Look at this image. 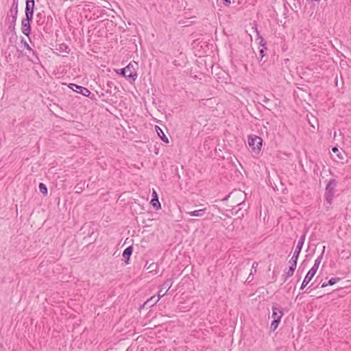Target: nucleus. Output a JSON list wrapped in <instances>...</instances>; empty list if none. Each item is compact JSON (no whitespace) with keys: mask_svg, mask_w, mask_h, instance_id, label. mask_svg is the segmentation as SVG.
I'll use <instances>...</instances> for the list:
<instances>
[{"mask_svg":"<svg viewBox=\"0 0 351 351\" xmlns=\"http://www.w3.org/2000/svg\"><path fill=\"white\" fill-rule=\"evenodd\" d=\"M324 251H325V247H324V249H323L321 254L315 261L313 266L310 269V270L307 272L306 275L305 276L304 279L303 280L301 287H300L301 290H303L307 286V285L310 282V281L312 280V278L315 275V274L319 268V266L320 265V263L322 260Z\"/></svg>","mask_w":351,"mask_h":351,"instance_id":"f257e3e1","label":"nucleus"},{"mask_svg":"<svg viewBox=\"0 0 351 351\" xmlns=\"http://www.w3.org/2000/svg\"><path fill=\"white\" fill-rule=\"evenodd\" d=\"M173 283V278L167 279L162 285V288H167L166 291L163 293H161V290H160L159 292L158 293L157 298H156L155 295L151 297L144 303L143 306H146L147 307H152V306H154L159 301V300L161 298H162L164 295H165L167 293V292L171 287Z\"/></svg>","mask_w":351,"mask_h":351,"instance_id":"f03ea898","label":"nucleus"},{"mask_svg":"<svg viewBox=\"0 0 351 351\" xmlns=\"http://www.w3.org/2000/svg\"><path fill=\"white\" fill-rule=\"evenodd\" d=\"M117 73L125 77L130 83H133L137 78V72L134 66L130 63L125 67L117 71Z\"/></svg>","mask_w":351,"mask_h":351,"instance_id":"7ed1b4c3","label":"nucleus"},{"mask_svg":"<svg viewBox=\"0 0 351 351\" xmlns=\"http://www.w3.org/2000/svg\"><path fill=\"white\" fill-rule=\"evenodd\" d=\"M338 181L336 178H331L328 182L324 193V198L326 202L331 205L335 197V188L337 186Z\"/></svg>","mask_w":351,"mask_h":351,"instance_id":"20e7f679","label":"nucleus"},{"mask_svg":"<svg viewBox=\"0 0 351 351\" xmlns=\"http://www.w3.org/2000/svg\"><path fill=\"white\" fill-rule=\"evenodd\" d=\"M21 43L28 51V54L25 53L23 56H27V60L32 63L38 64L40 59L37 51L32 49L23 37H21Z\"/></svg>","mask_w":351,"mask_h":351,"instance_id":"39448f33","label":"nucleus"},{"mask_svg":"<svg viewBox=\"0 0 351 351\" xmlns=\"http://www.w3.org/2000/svg\"><path fill=\"white\" fill-rule=\"evenodd\" d=\"M263 144V139L258 136H248V145L252 149L258 153L261 151Z\"/></svg>","mask_w":351,"mask_h":351,"instance_id":"423d86ee","label":"nucleus"},{"mask_svg":"<svg viewBox=\"0 0 351 351\" xmlns=\"http://www.w3.org/2000/svg\"><path fill=\"white\" fill-rule=\"evenodd\" d=\"M32 19L33 18L25 16L21 21V32L27 36H29L31 34Z\"/></svg>","mask_w":351,"mask_h":351,"instance_id":"0eeeda50","label":"nucleus"},{"mask_svg":"<svg viewBox=\"0 0 351 351\" xmlns=\"http://www.w3.org/2000/svg\"><path fill=\"white\" fill-rule=\"evenodd\" d=\"M68 87L73 90L74 92L81 94L84 97L86 95H90V90L87 88L77 85L76 84L70 83L68 84Z\"/></svg>","mask_w":351,"mask_h":351,"instance_id":"6e6552de","label":"nucleus"},{"mask_svg":"<svg viewBox=\"0 0 351 351\" xmlns=\"http://www.w3.org/2000/svg\"><path fill=\"white\" fill-rule=\"evenodd\" d=\"M34 0H26L25 8V14L26 17L33 18L34 13Z\"/></svg>","mask_w":351,"mask_h":351,"instance_id":"1a4fd4ad","label":"nucleus"},{"mask_svg":"<svg viewBox=\"0 0 351 351\" xmlns=\"http://www.w3.org/2000/svg\"><path fill=\"white\" fill-rule=\"evenodd\" d=\"M283 315L284 313L281 306L278 304H274L272 306L271 317L273 319H282Z\"/></svg>","mask_w":351,"mask_h":351,"instance_id":"9d476101","label":"nucleus"},{"mask_svg":"<svg viewBox=\"0 0 351 351\" xmlns=\"http://www.w3.org/2000/svg\"><path fill=\"white\" fill-rule=\"evenodd\" d=\"M150 204L156 210H159L161 208V204L159 202L158 194L154 190L152 193V198L151 199Z\"/></svg>","mask_w":351,"mask_h":351,"instance_id":"9b49d317","label":"nucleus"},{"mask_svg":"<svg viewBox=\"0 0 351 351\" xmlns=\"http://www.w3.org/2000/svg\"><path fill=\"white\" fill-rule=\"evenodd\" d=\"M132 252H133L132 245L128 246L123 250L122 256L123 258V261L126 264H129V261H130V257L132 254Z\"/></svg>","mask_w":351,"mask_h":351,"instance_id":"f8f14e48","label":"nucleus"},{"mask_svg":"<svg viewBox=\"0 0 351 351\" xmlns=\"http://www.w3.org/2000/svg\"><path fill=\"white\" fill-rule=\"evenodd\" d=\"M305 238H306V234H303L300 237V239L298 241L296 247H295V249L294 250V252H295L298 256H300V254L301 252V250L302 249V247H303V245H304V241H305Z\"/></svg>","mask_w":351,"mask_h":351,"instance_id":"ddd939ff","label":"nucleus"},{"mask_svg":"<svg viewBox=\"0 0 351 351\" xmlns=\"http://www.w3.org/2000/svg\"><path fill=\"white\" fill-rule=\"evenodd\" d=\"M206 213V208H202L199 210H196L194 211L187 212L186 214L191 217H203Z\"/></svg>","mask_w":351,"mask_h":351,"instance_id":"4468645a","label":"nucleus"},{"mask_svg":"<svg viewBox=\"0 0 351 351\" xmlns=\"http://www.w3.org/2000/svg\"><path fill=\"white\" fill-rule=\"evenodd\" d=\"M156 132H157L158 136L160 138V139L165 143H169V139L165 136L163 130L158 125L155 126Z\"/></svg>","mask_w":351,"mask_h":351,"instance_id":"2eb2a0df","label":"nucleus"},{"mask_svg":"<svg viewBox=\"0 0 351 351\" xmlns=\"http://www.w3.org/2000/svg\"><path fill=\"white\" fill-rule=\"evenodd\" d=\"M254 28L255 29V32H256V35H257L256 40H258L259 46L261 47H266L267 46V42L264 40L263 36L260 34V32L258 31L256 24H254Z\"/></svg>","mask_w":351,"mask_h":351,"instance_id":"dca6fc26","label":"nucleus"},{"mask_svg":"<svg viewBox=\"0 0 351 351\" xmlns=\"http://www.w3.org/2000/svg\"><path fill=\"white\" fill-rule=\"evenodd\" d=\"M257 266H258V263L256 262H254L252 265L251 271H250L247 278L246 279V282L247 283H250L253 280V279H254L253 276L256 272Z\"/></svg>","mask_w":351,"mask_h":351,"instance_id":"f3484780","label":"nucleus"},{"mask_svg":"<svg viewBox=\"0 0 351 351\" xmlns=\"http://www.w3.org/2000/svg\"><path fill=\"white\" fill-rule=\"evenodd\" d=\"M244 206H245V202H243L239 204L236 208H234L233 210L236 209L235 215H238V217L242 219L244 217L243 213H240V211L243 208Z\"/></svg>","mask_w":351,"mask_h":351,"instance_id":"a211bd4d","label":"nucleus"},{"mask_svg":"<svg viewBox=\"0 0 351 351\" xmlns=\"http://www.w3.org/2000/svg\"><path fill=\"white\" fill-rule=\"evenodd\" d=\"M17 16H18V10H12L10 9L9 12L7 14V19L10 17H12V19L16 21L17 20Z\"/></svg>","mask_w":351,"mask_h":351,"instance_id":"6ab92c4d","label":"nucleus"},{"mask_svg":"<svg viewBox=\"0 0 351 351\" xmlns=\"http://www.w3.org/2000/svg\"><path fill=\"white\" fill-rule=\"evenodd\" d=\"M56 49L61 52H66V53H69L70 52L69 47L64 43L59 44Z\"/></svg>","mask_w":351,"mask_h":351,"instance_id":"aec40b11","label":"nucleus"},{"mask_svg":"<svg viewBox=\"0 0 351 351\" xmlns=\"http://www.w3.org/2000/svg\"><path fill=\"white\" fill-rule=\"evenodd\" d=\"M38 189H39L40 192L44 196H47V194H48V189H47V186H46L45 184H44L43 182L39 183V184H38Z\"/></svg>","mask_w":351,"mask_h":351,"instance_id":"412c9836","label":"nucleus"},{"mask_svg":"<svg viewBox=\"0 0 351 351\" xmlns=\"http://www.w3.org/2000/svg\"><path fill=\"white\" fill-rule=\"evenodd\" d=\"M280 321H281V319H273V321L271 322V325H270V330L271 331H275L279 324L280 323Z\"/></svg>","mask_w":351,"mask_h":351,"instance_id":"4be33fe9","label":"nucleus"},{"mask_svg":"<svg viewBox=\"0 0 351 351\" xmlns=\"http://www.w3.org/2000/svg\"><path fill=\"white\" fill-rule=\"evenodd\" d=\"M145 267L146 270L148 271V272H152L154 271H156L158 269V265L156 263H152L151 264H149L147 266V263Z\"/></svg>","mask_w":351,"mask_h":351,"instance_id":"5701e85b","label":"nucleus"},{"mask_svg":"<svg viewBox=\"0 0 351 351\" xmlns=\"http://www.w3.org/2000/svg\"><path fill=\"white\" fill-rule=\"evenodd\" d=\"M298 258H299V256H298L295 252H293V254L291 260L289 261L290 266L296 267Z\"/></svg>","mask_w":351,"mask_h":351,"instance_id":"b1692460","label":"nucleus"},{"mask_svg":"<svg viewBox=\"0 0 351 351\" xmlns=\"http://www.w3.org/2000/svg\"><path fill=\"white\" fill-rule=\"evenodd\" d=\"M16 21H14L13 19H12L11 21H10V25L8 26V29L12 32V33H14L16 32L15 31V26H16Z\"/></svg>","mask_w":351,"mask_h":351,"instance_id":"393cba45","label":"nucleus"},{"mask_svg":"<svg viewBox=\"0 0 351 351\" xmlns=\"http://www.w3.org/2000/svg\"><path fill=\"white\" fill-rule=\"evenodd\" d=\"M267 46L263 47L260 49V50H259V55L261 57L260 61H261L263 60V57L267 56Z\"/></svg>","mask_w":351,"mask_h":351,"instance_id":"a878e982","label":"nucleus"},{"mask_svg":"<svg viewBox=\"0 0 351 351\" xmlns=\"http://www.w3.org/2000/svg\"><path fill=\"white\" fill-rule=\"evenodd\" d=\"M341 280L340 277L331 278L328 281V284L329 286H332Z\"/></svg>","mask_w":351,"mask_h":351,"instance_id":"bb28decb","label":"nucleus"},{"mask_svg":"<svg viewBox=\"0 0 351 351\" xmlns=\"http://www.w3.org/2000/svg\"><path fill=\"white\" fill-rule=\"evenodd\" d=\"M18 40V36L16 32L12 33L11 37L9 38V43L10 45H13L16 43Z\"/></svg>","mask_w":351,"mask_h":351,"instance_id":"cd10ccee","label":"nucleus"},{"mask_svg":"<svg viewBox=\"0 0 351 351\" xmlns=\"http://www.w3.org/2000/svg\"><path fill=\"white\" fill-rule=\"evenodd\" d=\"M295 268L296 267H293V266H289L288 270L285 271V274H286L287 276L291 277L293 275Z\"/></svg>","mask_w":351,"mask_h":351,"instance_id":"c85d7f7f","label":"nucleus"},{"mask_svg":"<svg viewBox=\"0 0 351 351\" xmlns=\"http://www.w3.org/2000/svg\"><path fill=\"white\" fill-rule=\"evenodd\" d=\"M43 18V14L41 12H38L36 14V19H38L37 23H39Z\"/></svg>","mask_w":351,"mask_h":351,"instance_id":"c756f323","label":"nucleus"},{"mask_svg":"<svg viewBox=\"0 0 351 351\" xmlns=\"http://www.w3.org/2000/svg\"><path fill=\"white\" fill-rule=\"evenodd\" d=\"M75 188L77 189L76 190L77 193H81L82 191L83 190V187L80 186L79 184H77Z\"/></svg>","mask_w":351,"mask_h":351,"instance_id":"7c9ffc66","label":"nucleus"},{"mask_svg":"<svg viewBox=\"0 0 351 351\" xmlns=\"http://www.w3.org/2000/svg\"><path fill=\"white\" fill-rule=\"evenodd\" d=\"M5 56L7 59V61L8 62V58L11 59V53L10 52H8L7 51H5L4 52Z\"/></svg>","mask_w":351,"mask_h":351,"instance_id":"2f4dec72","label":"nucleus"},{"mask_svg":"<svg viewBox=\"0 0 351 351\" xmlns=\"http://www.w3.org/2000/svg\"><path fill=\"white\" fill-rule=\"evenodd\" d=\"M85 97H89L91 100H96L95 95L90 91L89 95H86Z\"/></svg>","mask_w":351,"mask_h":351,"instance_id":"473e14b6","label":"nucleus"},{"mask_svg":"<svg viewBox=\"0 0 351 351\" xmlns=\"http://www.w3.org/2000/svg\"><path fill=\"white\" fill-rule=\"evenodd\" d=\"M313 285V283H312L305 291L306 293H311L312 291H313V288H312V286Z\"/></svg>","mask_w":351,"mask_h":351,"instance_id":"72a5a7b5","label":"nucleus"},{"mask_svg":"<svg viewBox=\"0 0 351 351\" xmlns=\"http://www.w3.org/2000/svg\"><path fill=\"white\" fill-rule=\"evenodd\" d=\"M289 278V276H287L286 274L284 273L282 276V280L283 282H285Z\"/></svg>","mask_w":351,"mask_h":351,"instance_id":"f704fd0d","label":"nucleus"},{"mask_svg":"<svg viewBox=\"0 0 351 351\" xmlns=\"http://www.w3.org/2000/svg\"><path fill=\"white\" fill-rule=\"evenodd\" d=\"M332 152L333 153H338V152H339V149H338V147H333L332 148Z\"/></svg>","mask_w":351,"mask_h":351,"instance_id":"c9c22d12","label":"nucleus"},{"mask_svg":"<svg viewBox=\"0 0 351 351\" xmlns=\"http://www.w3.org/2000/svg\"><path fill=\"white\" fill-rule=\"evenodd\" d=\"M18 6L19 5H16V4L14 5V3H12L10 9L16 10H18Z\"/></svg>","mask_w":351,"mask_h":351,"instance_id":"e433bc0d","label":"nucleus"},{"mask_svg":"<svg viewBox=\"0 0 351 351\" xmlns=\"http://www.w3.org/2000/svg\"><path fill=\"white\" fill-rule=\"evenodd\" d=\"M223 4L226 5H229L230 3V0H223Z\"/></svg>","mask_w":351,"mask_h":351,"instance_id":"4c0bfd02","label":"nucleus"},{"mask_svg":"<svg viewBox=\"0 0 351 351\" xmlns=\"http://www.w3.org/2000/svg\"><path fill=\"white\" fill-rule=\"evenodd\" d=\"M327 286H329V285H328V282H323V283L321 285V287H322V288L326 287Z\"/></svg>","mask_w":351,"mask_h":351,"instance_id":"58836bf2","label":"nucleus"},{"mask_svg":"<svg viewBox=\"0 0 351 351\" xmlns=\"http://www.w3.org/2000/svg\"><path fill=\"white\" fill-rule=\"evenodd\" d=\"M269 101V99L267 98L266 97H264L263 102L265 104H267Z\"/></svg>","mask_w":351,"mask_h":351,"instance_id":"ea45409f","label":"nucleus"},{"mask_svg":"<svg viewBox=\"0 0 351 351\" xmlns=\"http://www.w3.org/2000/svg\"><path fill=\"white\" fill-rule=\"evenodd\" d=\"M337 156H338L339 158L343 159V156L341 153H339V152L337 153Z\"/></svg>","mask_w":351,"mask_h":351,"instance_id":"a19ab883","label":"nucleus"},{"mask_svg":"<svg viewBox=\"0 0 351 351\" xmlns=\"http://www.w3.org/2000/svg\"><path fill=\"white\" fill-rule=\"evenodd\" d=\"M12 3L16 4V5H19V0H13Z\"/></svg>","mask_w":351,"mask_h":351,"instance_id":"79ce46f5","label":"nucleus"},{"mask_svg":"<svg viewBox=\"0 0 351 351\" xmlns=\"http://www.w3.org/2000/svg\"><path fill=\"white\" fill-rule=\"evenodd\" d=\"M165 288H162V286H161V288H160V290H161V291H165Z\"/></svg>","mask_w":351,"mask_h":351,"instance_id":"37998d69","label":"nucleus"}]
</instances>
